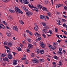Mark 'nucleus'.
Here are the masks:
<instances>
[{"label": "nucleus", "instance_id": "53", "mask_svg": "<svg viewBox=\"0 0 67 67\" xmlns=\"http://www.w3.org/2000/svg\"><path fill=\"white\" fill-rule=\"evenodd\" d=\"M29 34L30 35H32V32H29Z\"/></svg>", "mask_w": 67, "mask_h": 67}, {"label": "nucleus", "instance_id": "17", "mask_svg": "<svg viewBox=\"0 0 67 67\" xmlns=\"http://www.w3.org/2000/svg\"><path fill=\"white\" fill-rule=\"evenodd\" d=\"M42 10H43V11H46L47 12H48L47 9V8L45 7H43L42 8Z\"/></svg>", "mask_w": 67, "mask_h": 67}, {"label": "nucleus", "instance_id": "34", "mask_svg": "<svg viewBox=\"0 0 67 67\" xmlns=\"http://www.w3.org/2000/svg\"><path fill=\"white\" fill-rule=\"evenodd\" d=\"M3 23H4V24H5V25H7V23H6V22H5L4 21H3Z\"/></svg>", "mask_w": 67, "mask_h": 67}, {"label": "nucleus", "instance_id": "39", "mask_svg": "<svg viewBox=\"0 0 67 67\" xmlns=\"http://www.w3.org/2000/svg\"><path fill=\"white\" fill-rule=\"evenodd\" d=\"M40 61L41 62H44V60L42 59H40Z\"/></svg>", "mask_w": 67, "mask_h": 67}, {"label": "nucleus", "instance_id": "20", "mask_svg": "<svg viewBox=\"0 0 67 67\" xmlns=\"http://www.w3.org/2000/svg\"><path fill=\"white\" fill-rule=\"evenodd\" d=\"M35 35L36 36H38L40 35L37 32H36L35 34Z\"/></svg>", "mask_w": 67, "mask_h": 67}, {"label": "nucleus", "instance_id": "1", "mask_svg": "<svg viewBox=\"0 0 67 67\" xmlns=\"http://www.w3.org/2000/svg\"><path fill=\"white\" fill-rule=\"evenodd\" d=\"M15 9L16 12H18L19 13L23 14V12H22V11L20 10V9H19V8L17 7H15Z\"/></svg>", "mask_w": 67, "mask_h": 67}, {"label": "nucleus", "instance_id": "42", "mask_svg": "<svg viewBox=\"0 0 67 67\" xmlns=\"http://www.w3.org/2000/svg\"><path fill=\"white\" fill-rule=\"evenodd\" d=\"M42 36H43V37H44V38H46V35H45V34H42Z\"/></svg>", "mask_w": 67, "mask_h": 67}, {"label": "nucleus", "instance_id": "45", "mask_svg": "<svg viewBox=\"0 0 67 67\" xmlns=\"http://www.w3.org/2000/svg\"><path fill=\"white\" fill-rule=\"evenodd\" d=\"M9 18H10L11 19H13V17L12 16H9Z\"/></svg>", "mask_w": 67, "mask_h": 67}, {"label": "nucleus", "instance_id": "19", "mask_svg": "<svg viewBox=\"0 0 67 67\" xmlns=\"http://www.w3.org/2000/svg\"><path fill=\"white\" fill-rule=\"evenodd\" d=\"M44 17V15H40V18L41 19H43Z\"/></svg>", "mask_w": 67, "mask_h": 67}, {"label": "nucleus", "instance_id": "43", "mask_svg": "<svg viewBox=\"0 0 67 67\" xmlns=\"http://www.w3.org/2000/svg\"><path fill=\"white\" fill-rule=\"evenodd\" d=\"M62 21L63 22H65H65L66 21V20L64 19H62Z\"/></svg>", "mask_w": 67, "mask_h": 67}, {"label": "nucleus", "instance_id": "49", "mask_svg": "<svg viewBox=\"0 0 67 67\" xmlns=\"http://www.w3.org/2000/svg\"><path fill=\"white\" fill-rule=\"evenodd\" d=\"M59 8V6H58V5H56V8L57 9Z\"/></svg>", "mask_w": 67, "mask_h": 67}, {"label": "nucleus", "instance_id": "31", "mask_svg": "<svg viewBox=\"0 0 67 67\" xmlns=\"http://www.w3.org/2000/svg\"><path fill=\"white\" fill-rule=\"evenodd\" d=\"M2 56H0V62H2Z\"/></svg>", "mask_w": 67, "mask_h": 67}, {"label": "nucleus", "instance_id": "16", "mask_svg": "<svg viewBox=\"0 0 67 67\" xmlns=\"http://www.w3.org/2000/svg\"><path fill=\"white\" fill-rule=\"evenodd\" d=\"M34 27V29L36 31H38V26H37L36 25Z\"/></svg>", "mask_w": 67, "mask_h": 67}, {"label": "nucleus", "instance_id": "62", "mask_svg": "<svg viewBox=\"0 0 67 67\" xmlns=\"http://www.w3.org/2000/svg\"><path fill=\"white\" fill-rule=\"evenodd\" d=\"M22 43L23 44H25V42H24V41H23L22 42Z\"/></svg>", "mask_w": 67, "mask_h": 67}, {"label": "nucleus", "instance_id": "47", "mask_svg": "<svg viewBox=\"0 0 67 67\" xmlns=\"http://www.w3.org/2000/svg\"><path fill=\"white\" fill-rule=\"evenodd\" d=\"M63 26H64L65 27H66L67 26V25H66V24H63Z\"/></svg>", "mask_w": 67, "mask_h": 67}, {"label": "nucleus", "instance_id": "38", "mask_svg": "<svg viewBox=\"0 0 67 67\" xmlns=\"http://www.w3.org/2000/svg\"><path fill=\"white\" fill-rule=\"evenodd\" d=\"M59 63V66H60V65H61L62 64V61H60Z\"/></svg>", "mask_w": 67, "mask_h": 67}, {"label": "nucleus", "instance_id": "21", "mask_svg": "<svg viewBox=\"0 0 67 67\" xmlns=\"http://www.w3.org/2000/svg\"><path fill=\"white\" fill-rule=\"evenodd\" d=\"M63 54L62 52L59 51L58 52V54L59 55H62Z\"/></svg>", "mask_w": 67, "mask_h": 67}, {"label": "nucleus", "instance_id": "23", "mask_svg": "<svg viewBox=\"0 0 67 67\" xmlns=\"http://www.w3.org/2000/svg\"><path fill=\"white\" fill-rule=\"evenodd\" d=\"M9 1L10 0H2V1H3V2L6 3H7V2H9Z\"/></svg>", "mask_w": 67, "mask_h": 67}, {"label": "nucleus", "instance_id": "46", "mask_svg": "<svg viewBox=\"0 0 67 67\" xmlns=\"http://www.w3.org/2000/svg\"><path fill=\"white\" fill-rule=\"evenodd\" d=\"M64 9H65V10H67V7L65 6H64Z\"/></svg>", "mask_w": 67, "mask_h": 67}, {"label": "nucleus", "instance_id": "10", "mask_svg": "<svg viewBox=\"0 0 67 67\" xmlns=\"http://www.w3.org/2000/svg\"><path fill=\"white\" fill-rule=\"evenodd\" d=\"M40 45L42 48H44L45 47V46L43 42H42L40 43Z\"/></svg>", "mask_w": 67, "mask_h": 67}, {"label": "nucleus", "instance_id": "6", "mask_svg": "<svg viewBox=\"0 0 67 67\" xmlns=\"http://www.w3.org/2000/svg\"><path fill=\"white\" fill-rule=\"evenodd\" d=\"M38 60H36V59H34L33 60H32V62L34 64H36L38 63Z\"/></svg>", "mask_w": 67, "mask_h": 67}, {"label": "nucleus", "instance_id": "18", "mask_svg": "<svg viewBox=\"0 0 67 67\" xmlns=\"http://www.w3.org/2000/svg\"><path fill=\"white\" fill-rule=\"evenodd\" d=\"M7 51V53L9 54H11V52L8 49H7L6 50Z\"/></svg>", "mask_w": 67, "mask_h": 67}, {"label": "nucleus", "instance_id": "12", "mask_svg": "<svg viewBox=\"0 0 67 67\" xmlns=\"http://www.w3.org/2000/svg\"><path fill=\"white\" fill-rule=\"evenodd\" d=\"M28 47L29 48H33V45L31 44H28Z\"/></svg>", "mask_w": 67, "mask_h": 67}, {"label": "nucleus", "instance_id": "61", "mask_svg": "<svg viewBox=\"0 0 67 67\" xmlns=\"http://www.w3.org/2000/svg\"><path fill=\"white\" fill-rule=\"evenodd\" d=\"M52 64L53 65H56V62H53Z\"/></svg>", "mask_w": 67, "mask_h": 67}, {"label": "nucleus", "instance_id": "13", "mask_svg": "<svg viewBox=\"0 0 67 67\" xmlns=\"http://www.w3.org/2000/svg\"><path fill=\"white\" fill-rule=\"evenodd\" d=\"M38 8L39 9H41V8H42V5L40 4H38L37 5Z\"/></svg>", "mask_w": 67, "mask_h": 67}, {"label": "nucleus", "instance_id": "29", "mask_svg": "<svg viewBox=\"0 0 67 67\" xmlns=\"http://www.w3.org/2000/svg\"><path fill=\"white\" fill-rule=\"evenodd\" d=\"M42 25H43V26H46V24L45 23H43V22H42Z\"/></svg>", "mask_w": 67, "mask_h": 67}, {"label": "nucleus", "instance_id": "22", "mask_svg": "<svg viewBox=\"0 0 67 67\" xmlns=\"http://www.w3.org/2000/svg\"><path fill=\"white\" fill-rule=\"evenodd\" d=\"M7 35L9 37H10V36H11V33L8 32V33H7Z\"/></svg>", "mask_w": 67, "mask_h": 67}, {"label": "nucleus", "instance_id": "52", "mask_svg": "<svg viewBox=\"0 0 67 67\" xmlns=\"http://www.w3.org/2000/svg\"><path fill=\"white\" fill-rule=\"evenodd\" d=\"M27 52H28V53H29V52H30V50H29V49L28 48L27 49Z\"/></svg>", "mask_w": 67, "mask_h": 67}, {"label": "nucleus", "instance_id": "37", "mask_svg": "<svg viewBox=\"0 0 67 67\" xmlns=\"http://www.w3.org/2000/svg\"><path fill=\"white\" fill-rule=\"evenodd\" d=\"M4 47H5L6 48H7V49H8L10 50V48H9V47H8V46H4Z\"/></svg>", "mask_w": 67, "mask_h": 67}, {"label": "nucleus", "instance_id": "56", "mask_svg": "<svg viewBox=\"0 0 67 67\" xmlns=\"http://www.w3.org/2000/svg\"><path fill=\"white\" fill-rule=\"evenodd\" d=\"M13 54H14V56H15V54H16V53H15V52H13Z\"/></svg>", "mask_w": 67, "mask_h": 67}, {"label": "nucleus", "instance_id": "25", "mask_svg": "<svg viewBox=\"0 0 67 67\" xmlns=\"http://www.w3.org/2000/svg\"><path fill=\"white\" fill-rule=\"evenodd\" d=\"M40 54H43L44 53V50H41L39 52Z\"/></svg>", "mask_w": 67, "mask_h": 67}, {"label": "nucleus", "instance_id": "36", "mask_svg": "<svg viewBox=\"0 0 67 67\" xmlns=\"http://www.w3.org/2000/svg\"><path fill=\"white\" fill-rule=\"evenodd\" d=\"M31 40L30 39H28L27 41L28 42L30 43H31Z\"/></svg>", "mask_w": 67, "mask_h": 67}, {"label": "nucleus", "instance_id": "64", "mask_svg": "<svg viewBox=\"0 0 67 67\" xmlns=\"http://www.w3.org/2000/svg\"><path fill=\"white\" fill-rule=\"evenodd\" d=\"M64 3L66 4V5H67V1H65V2Z\"/></svg>", "mask_w": 67, "mask_h": 67}, {"label": "nucleus", "instance_id": "11", "mask_svg": "<svg viewBox=\"0 0 67 67\" xmlns=\"http://www.w3.org/2000/svg\"><path fill=\"white\" fill-rule=\"evenodd\" d=\"M2 28H3V29H4V28H5L4 26L2 24H0V29H2Z\"/></svg>", "mask_w": 67, "mask_h": 67}, {"label": "nucleus", "instance_id": "9", "mask_svg": "<svg viewBox=\"0 0 67 67\" xmlns=\"http://www.w3.org/2000/svg\"><path fill=\"white\" fill-rule=\"evenodd\" d=\"M23 2L25 4H29V2L27 0H23Z\"/></svg>", "mask_w": 67, "mask_h": 67}, {"label": "nucleus", "instance_id": "58", "mask_svg": "<svg viewBox=\"0 0 67 67\" xmlns=\"http://www.w3.org/2000/svg\"><path fill=\"white\" fill-rule=\"evenodd\" d=\"M63 37H64V38H67V37H66V36L63 35Z\"/></svg>", "mask_w": 67, "mask_h": 67}, {"label": "nucleus", "instance_id": "27", "mask_svg": "<svg viewBox=\"0 0 67 67\" xmlns=\"http://www.w3.org/2000/svg\"><path fill=\"white\" fill-rule=\"evenodd\" d=\"M47 14L49 16H50V17L51 16V14L50 13L48 12L47 13Z\"/></svg>", "mask_w": 67, "mask_h": 67}, {"label": "nucleus", "instance_id": "35", "mask_svg": "<svg viewBox=\"0 0 67 67\" xmlns=\"http://www.w3.org/2000/svg\"><path fill=\"white\" fill-rule=\"evenodd\" d=\"M37 54H39V50H38V48H37Z\"/></svg>", "mask_w": 67, "mask_h": 67}, {"label": "nucleus", "instance_id": "5", "mask_svg": "<svg viewBox=\"0 0 67 67\" xmlns=\"http://www.w3.org/2000/svg\"><path fill=\"white\" fill-rule=\"evenodd\" d=\"M49 47L50 48H51V49H52L53 50H54V49H56V48L55 46H54V47H52V46L50 45V46H49Z\"/></svg>", "mask_w": 67, "mask_h": 67}, {"label": "nucleus", "instance_id": "8", "mask_svg": "<svg viewBox=\"0 0 67 67\" xmlns=\"http://www.w3.org/2000/svg\"><path fill=\"white\" fill-rule=\"evenodd\" d=\"M18 61L17 60H13V65H16L17 64V63Z\"/></svg>", "mask_w": 67, "mask_h": 67}, {"label": "nucleus", "instance_id": "44", "mask_svg": "<svg viewBox=\"0 0 67 67\" xmlns=\"http://www.w3.org/2000/svg\"><path fill=\"white\" fill-rule=\"evenodd\" d=\"M54 29L55 32H57L58 31L57 30V28H55Z\"/></svg>", "mask_w": 67, "mask_h": 67}, {"label": "nucleus", "instance_id": "48", "mask_svg": "<svg viewBox=\"0 0 67 67\" xmlns=\"http://www.w3.org/2000/svg\"><path fill=\"white\" fill-rule=\"evenodd\" d=\"M38 41H41V38H38Z\"/></svg>", "mask_w": 67, "mask_h": 67}, {"label": "nucleus", "instance_id": "24", "mask_svg": "<svg viewBox=\"0 0 67 67\" xmlns=\"http://www.w3.org/2000/svg\"><path fill=\"white\" fill-rule=\"evenodd\" d=\"M8 46L11 47L12 46V43L10 42L8 43Z\"/></svg>", "mask_w": 67, "mask_h": 67}, {"label": "nucleus", "instance_id": "63", "mask_svg": "<svg viewBox=\"0 0 67 67\" xmlns=\"http://www.w3.org/2000/svg\"><path fill=\"white\" fill-rule=\"evenodd\" d=\"M43 19L44 20H45V21L46 20V18H45V16L44 17Z\"/></svg>", "mask_w": 67, "mask_h": 67}, {"label": "nucleus", "instance_id": "4", "mask_svg": "<svg viewBox=\"0 0 67 67\" xmlns=\"http://www.w3.org/2000/svg\"><path fill=\"white\" fill-rule=\"evenodd\" d=\"M26 13L28 16H30V14L31 15H32L33 14V13H31V12H26Z\"/></svg>", "mask_w": 67, "mask_h": 67}, {"label": "nucleus", "instance_id": "2", "mask_svg": "<svg viewBox=\"0 0 67 67\" xmlns=\"http://www.w3.org/2000/svg\"><path fill=\"white\" fill-rule=\"evenodd\" d=\"M13 29L14 31H16L17 32H18V27L16 26H13Z\"/></svg>", "mask_w": 67, "mask_h": 67}, {"label": "nucleus", "instance_id": "51", "mask_svg": "<svg viewBox=\"0 0 67 67\" xmlns=\"http://www.w3.org/2000/svg\"><path fill=\"white\" fill-rule=\"evenodd\" d=\"M62 49H63L62 48H60L59 49V51H62Z\"/></svg>", "mask_w": 67, "mask_h": 67}, {"label": "nucleus", "instance_id": "60", "mask_svg": "<svg viewBox=\"0 0 67 67\" xmlns=\"http://www.w3.org/2000/svg\"><path fill=\"white\" fill-rule=\"evenodd\" d=\"M49 32L50 33V34H51L52 33V31H51V30H49Z\"/></svg>", "mask_w": 67, "mask_h": 67}, {"label": "nucleus", "instance_id": "41", "mask_svg": "<svg viewBox=\"0 0 67 67\" xmlns=\"http://www.w3.org/2000/svg\"><path fill=\"white\" fill-rule=\"evenodd\" d=\"M54 58L56 59H58V57L57 56L54 57Z\"/></svg>", "mask_w": 67, "mask_h": 67}, {"label": "nucleus", "instance_id": "3", "mask_svg": "<svg viewBox=\"0 0 67 67\" xmlns=\"http://www.w3.org/2000/svg\"><path fill=\"white\" fill-rule=\"evenodd\" d=\"M3 60L4 62H9V59L7 57H5V58L3 59Z\"/></svg>", "mask_w": 67, "mask_h": 67}, {"label": "nucleus", "instance_id": "15", "mask_svg": "<svg viewBox=\"0 0 67 67\" xmlns=\"http://www.w3.org/2000/svg\"><path fill=\"white\" fill-rule=\"evenodd\" d=\"M48 0H45L44 3L45 4L47 5L48 4Z\"/></svg>", "mask_w": 67, "mask_h": 67}, {"label": "nucleus", "instance_id": "32", "mask_svg": "<svg viewBox=\"0 0 67 67\" xmlns=\"http://www.w3.org/2000/svg\"><path fill=\"white\" fill-rule=\"evenodd\" d=\"M19 22H20V23H21V24H24V22L22 21V20H21V21H19Z\"/></svg>", "mask_w": 67, "mask_h": 67}, {"label": "nucleus", "instance_id": "7", "mask_svg": "<svg viewBox=\"0 0 67 67\" xmlns=\"http://www.w3.org/2000/svg\"><path fill=\"white\" fill-rule=\"evenodd\" d=\"M8 58L10 59H12V56L11 54H9L8 55Z\"/></svg>", "mask_w": 67, "mask_h": 67}, {"label": "nucleus", "instance_id": "50", "mask_svg": "<svg viewBox=\"0 0 67 67\" xmlns=\"http://www.w3.org/2000/svg\"><path fill=\"white\" fill-rule=\"evenodd\" d=\"M56 36L57 37H58V38H59V39H60V38H59V35H58V34L56 35Z\"/></svg>", "mask_w": 67, "mask_h": 67}, {"label": "nucleus", "instance_id": "54", "mask_svg": "<svg viewBox=\"0 0 67 67\" xmlns=\"http://www.w3.org/2000/svg\"><path fill=\"white\" fill-rule=\"evenodd\" d=\"M57 43H54L53 44V45L54 46H55V45H57Z\"/></svg>", "mask_w": 67, "mask_h": 67}, {"label": "nucleus", "instance_id": "57", "mask_svg": "<svg viewBox=\"0 0 67 67\" xmlns=\"http://www.w3.org/2000/svg\"><path fill=\"white\" fill-rule=\"evenodd\" d=\"M57 22L58 23H61V22L60 21V20H59L57 21Z\"/></svg>", "mask_w": 67, "mask_h": 67}, {"label": "nucleus", "instance_id": "30", "mask_svg": "<svg viewBox=\"0 0 67 67\" xmlns=\"http://www.w3.org/2000/svg\"><path fill=\"white\" fill-rule=\"evenodd\" d=\"M17 49L18 51H22V49H21V48L19 47L17 48Z\"/></svg>", "mask_w": 67, "mask_h": 67}, {"label": "nucleus", "instance_id": "28", "mask_svg": "<svg viewBox=\"0 0 67 67\" xmlns=\"http://www.w3.org/2000/svg\"><path fill=\"white\" fill-rule=\"evenodd\" d=\"M9 10L10 12L11 13H14V11L13 10L11 9H9Z\"/></svg>", "mask_w": 67, "mask_h": 67}, {"label": "nucleus", "instance_id": "14", "mask_svg": "<svg viewBox=\"0 0 67 67\" xmlns=\"http://www.w3.org/2000/svg\"><path fill=\"white\" fill-rule=\"evenodd\" d=\"M28 5L29 7L31 8V9H33V8H34V7L33 5H31L30 4H28Z\"/></svg>", "mask_w": 67, "mask_h": 67}, {"label": "nucleus", "instance_id": "40", "mask_svg": "<svg viewBox=\"0 0 67 67\" xmlns=\"http://www.w3.org/2000/svg\"><path fill=\"white\" fill-rule=\"evenodd\" d=\"M23 10H25V11H27V8H26V7H24V9H23Z\"/></svg>", "mask_w": 67, "mask_h": 67}, {"label": "nucleus", "instance_id": "26", "mask_svg": "<svg viewBox=\"0 0 67 67\" xmlns=\"http://www.w3.org/2000/svg\"><path fill=\"white\" fill-rule=\"evenodd\" d=\"M8 43L7 42H4V45H8V44H8Z\"/></svg>", "mask_w": 67, "mask_h": 67}, {"label": "nucleus", "instance_id": "33", "mask_svg": "<svg viewBox=\"0 0 67 67\" xmlns=\"http://www.w3.org/2000/svg\"><path fill=\"white\" fill-rule=\"evenodd\" d=\"M35 10L37 12H38V9L37 8H35Z\"/></svg>", "mask_w": 67, "mask_h": 67}, {"label": "nucleus", "instance_id": "59", "mask_svg": "<svg viewBox=\"0 0 67 67\" xmlns=\"http://www.w3.org/2000/svg\"><path fill=\"white\" fill-rule=\"evenodd\" d=\"M26 32H27V33H29V30H27L26 31Z\"/></svg>", "mask_w": 67, "mask_h": 67}, {"label": "nucleus", "instance_id": "55", "mask_svg": "<svg viewBox=\"0 0 67 67\" xmlns=\"http://www.w3.org/2000/svg\"><path fill=\"white\" fill-rule=\"evenodd\" d=\"M1 56L2 57H4L5 56V55H4V54H3L1 55Z\"/></svg>", "mask_w": 67, "mask_h": 67}]
</instances>
